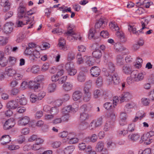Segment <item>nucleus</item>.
Returning a JSON list of instances; mask_svg holds the SVG:
<instances>
[{
    "label": "nucleus",
    "mask_w": 154,
    "mask_h": 154,
    "mask_svg": "<svg viewBox=\"0 0 154 154\" xmlns=\"http://www.w3.org/2000/svg\"><path fill=\"white\" fill-rule=\"evenodd\" d=\"M128 138L131 141H135L138 140L140 137V136L138 134H130L128 136Z\"/></svg>",
    "instance_id": "a878e982"
},
{
    "label": "nucleus",
    "mask_w": 154,
    "mask_h": 154,
    "mask_svg": "<svg viewBox=\"0 0 154 154\" xmlns=\"http://www.w3.org/2000/svg\"><path fill=\"white\" fill-rule=\"evenodd\" d=\"M8 63V60L4 56L3 52L0 51V65L3 67L7 65Z\"/></svg>",
    "instance_id": "9d476101"
},
{
    "label": "nucleus",
    "mask_w": 154,
    "mask_h": 154,
    "mask_svg": "<svg viewBox=\"0 0 154 154\" xmlns=\"http://www.w3.org/2000/svg\"><path fill=\"white\" fill-rule=\"evenodd\" d=\"M59 42L58 45L60 49L64 51L67 50L68 48L65 46L66 41L63 38L61 37L59 40Z\"/></svg>",
    "instance_id": "2eb2a0df"
},
{
    "label": "nucleus",
    "mask_w": 154,
    "mask_h": 154,
    "mask_svg": "<svg viewBox=\"0 0 154 154\" xmlns=\"http://www.w3.org/2000/svg\"><path fill=\"white\" fill-rule=\"evenodd\" d=\"M109 26L110 28L112 29H114L117 32L119 30V27L115 23L111 22V23L109 24Z\"/></svg>",
    "instance_id": "4c0bfd02"
},
{
    "label": "nucleus",
    "mask_w": 154,
    "mask_h": 154,
    "mask_svg": "<svg viewBox=\"0 0 154 154\" xmlns=\"http://www.w3.org/2000/svg\"><path fill=\"white\" fill-rule=\"evenodd\" d=\"M18 17L19 18H21L24 16L26 15V8L23 7H20L18 9Z\"/></svg>",
    "instance_id": "ddd939ff"
},
{
    "label": "nucleus",
    "mask_w": 154,
    "mask_h": 154,
    "mask_svg": "<svg viewBox=\"0 0 154 154\" xmlns=\"http://www.w3.org/2000/svg\"><path fill=\"white\" fill-rule=\"evenodd\" d=\"M18 106L16 100H11L9 101L7 104V106L8 108L11 109H15Z\"/></svg>",
    "instance_id": "4468645a"
},
{
    "label": "nucleus",
    "mask_w": 154,
    "mask_h": 154,
    "mask_svg": "<svg viewBox=\"0 0 154 154\" xmlns=\"http://www.w3.org/2000/svg\"><path fill=\"white\" fill-rule=\"evenodd\" d=\"M136 115L138 117L140 120L144 117L146 116V113L142 110L139 111L136 114Z\"/></svg>",
    "instance_id": "a19ab883"
},
{
    "label": "nucleus",
    "mask_w": 154,
    "mask_h": 154,
    "mask_svg": "<svg viewBox=\"0 0 154 154\" xmlns=\"http://www.w3.org/2000/svg\"><path fill=\"white\" fill-rule=\"evenodd\" d=\"M115 66L111 62H109L108 63V67L107 69L109 72L112 73L115 70Z\"/></svg>",
    "instance_id": "2f4dec72"
},
{
    "label": "nucleus",
    "mask_w": 154,
    "mask_h": 154,
    "mask_svg": "<svg viewBox=\"0 0 154 154\" xmlns=\"http://www.w3.org/2000/svg\"><path fill=\"white\" fill-rule=\"evenodd\" d=\"M11 141V138L8 135H3L0 139V143L2 145L6 144Z\"/></svg>",
    "instance_id": "a211bd4d"
},
{
    "label": "nucleus",
    "mask_w": 154,
    "mask_h": 154,
    "mask_svg": "<svg viewBox=\"0 0 154 154\" xmlns=\"http://www.w3.org/2000/svg\"><path fill=\"white\" fill-rule=\"evenodd\" d=\"M85 75L84 74V73L82 72H80L78 76V81L81 82H85Z\"/></svg>",
    "instance_id": "7c9ffc66"
},
{
    "label": "nucleus",
    "mask_w": 154,
    "mask_h": 154,
    "mask_svg": "<svg viewBox=\"0 0 154 154\" xmlns=\"http://www.w3.org/2000/svg\"><path fill=\"white\" fill-rule=\"evenodd\" d=\"M75 59V54L74 52L71 51L69 52L67 55V59L68 61H70Z\"/></svg>",
    "instance_id": "37998d69"
},
{
    "label": "nucleus",
    "mask_w": 154,
    "mask_h": 154,
    "mask_svg": "<svg viewBox=\"0 0 154 154\" xmlns=\"http://www.w3.org/2000/svg\"><path fill=\"white\" fill-rule=\"evenodd\" d=\"M95 30L94 28H91L89 31V33L88 34V38L89 39H91L93 38L94 34L95 32Z\"/></svg>",
    "instance_id": "c03bdc74"
},
{
    "label": "nucleus",
    "mask_w": 154,
    "mask_h": 154,
    "mask_svg": "<svg viewBox=\"0 0 154 154\" xmlns=\"http://www.w3.org/2000/svg\"><path fill=\"white\" fill-rule=\"evenodd\" d=\"M30 100L32 103H35L39 100L37 96L34 94H32L30 95Z\"/></svg>",
    "instance_id": "ea45409f"
},
{
    "label": "nucleus",
    "mask_w": 154,
    "mask_h": 154,
    "mask_svg": "<svg viewBox=\"0 0 154 154\" xmlns=\"http://www.w3.org/2000/svg\"><path fill=\"white\" fill-rule=\"evenodd\" d=\"M103 79L101 77L99 76L97 78L96 81V83L97 85L99 86H101L102 84Z\"/></svg>",
    "instance_id": "e2e57ef3"
},
{
    "label": "nucleus",
    "mask_w": 154,
    "mask_h": 154,
    "mask_svg": "<svg viewBox=\"0 0 154 154\" xmlns=\"http://www.w3.org/2000/svg\"><path fill=\"white\" fill-rule=\"evenodd\" d=\"M100 70L97 66H93L91 69V75L94 77H97L100 74Z\"/></svg>",
    "instance_id": "dca6fc26"
},
{
    "label": "nucleus",
    "mask_w": 154,
    "mask_h": 154,
    "mask_svg": "<svg viewBox=\"0 0 154 154\" xmlns=\"http://www.w3.org/2000/svg\"><path fill=\"white\" fill-rule=\"evenodd\" d=\"M76 111L75 109L73 108L71 106H68L64 107L62 109V112L63 114H67L70 112H74Z\"/></svg>",
    "instance_id": "412c9836"
},
{
    "label": "nucleus",
    "mask_w": 154,
    "mask_h": 154,
    "mask_svg": "<svg viewBox=\"0 0 154 154\" xmlns=\"http://www.w3.org/2000/svg\"><path fill=\"white\" fill-rule=\"evenodd\" d=\"M66 34L67 35H70L69 38H71L72 40H77L78 39L79 41H81L82 40V38L80 36H72V35H75V32L73 30V28L71 27L70 26H69L68 28V30L66 32Z\"/></svg>",
    "instance_id": "20e7f679"
},
{
    "label": "nucleus",
    "mask_w": 154,
    "mask_h": 154,
    "mask_svg": "<svg viewBox=\"0 0 154 154\" xmlns=\"http://www.w3.org/2000/svg\"><path fill=\"white\" fill-rule=\"evenodd\" d=\"M80 110L82 112L80 113V119L82 121H84L89 118L88 113L86 112L87 110V106L84 104L80 108Z\"/></svg>",
    "instance_id": "f03ea898"
},
{
    "label": "nucleus",
    "mask_w": 154,
    "mask_h": 154,
    "mask_svg": "<svg viewBox=\"0 0 154 154\" xmlns=\"http://www.w3.org/2000/svg\"><path fill=\"white\" fill-rule=\"evenodd\" d=\"M107 22V20L106 18L104 17H101L98 21L96 23L95 25V30H96L97 29L101 27L103 25L106 24Z\"/></svg>",
    "instance_id": "423d86ee"
},
{
    "label": "nucleus",
    "mask_w": 154,
    "mask_h": 154,
    "mask_svg": "<svg viewBox=\"0 0 154 154\" xmlns=\"http://www.w3.org/2000/svg\"><path fill=\"white\" fill-rule=\"evenodd\" d=\"M150 150L149 149H147L143 151L140 150L138 154H150Z\"/></svg>",
    "instance_id": "774afa93"
},
{
    "label": "nucleus",
    "mask_w": 154,
    "mask_h": 154,
    "mask_svg": "<svg viewBox=\"0 0 154 154\" xmlns=\"http://www.w3.org/2000/svg\"><path fill=\"white\" fill-rule=\"evenodd\" d=\"M50 112L51 114L54 116L58 113L59 110L57 108L56 106L51 108Z\"/></svg>",
    "instance_id": "de8ad7c7"
},
{
    "label": "nucleus",
    "mask_w": 154,
    "mask_h": 154,
    "mask_svg": "<svg viewBox=\"0 0 154 154\" xmlns=\"http://www.w3.org/2000/svg\"><path fill=\"white\" fill-rule=\"evenodd\" d=\"M61 143L59 141H56L52 144V146L54 148H57L60 147L61 145Z\"/></svg>",
    "instance_id": "338daca9"
},
{
    "label": "nucleus",
    "mask_w": 154,
    "mask_h": 154,
    "mask_svg": "<svg viewBox=\"0 0 154 154\" xmlns=\"http://www.w3.org/2000/svg\"><path fill=\"white\" fill-rule=\"evenodd\" d=\"M131 77L135 81H139L143 79L144 75L141 73H138L136 71H134L131 73Z\"/></svg>",
    "instance_id": "7ed1b4c3"
},
{
    "label": "nucleus",
    "mask_w": 154,
    "mask_h": 154,
    "mask_svg": "<svg viewBox=\"0 0 154 154\" xmlns=\"http://www.w3.org/2000/svg\"><path fill=\"white\" fill-rule=\"evenodd\" d=\"M92 54L94 57L96 59H99L102 56V53L100 50L97 49L94 51Z\"/></svg>",
    "instance_id": "c85d7f7f"
},
{
    "label": "nucleus",
    "mask_w": 154,
    "mask_h": 154,
    "mask_svg": "<svg viewBox=\"0 0 154 154\" xmlns=\"http://www.w3.org/2000/svg\"><path fill=\"white\" fill-rule=\"evenodd\" d=\"M91 98V94H84L83 100L86 102L90 100Z\"/></svg>",
    "instance_id": "3c124183"
},
{
    "label": "nucleus",
    "mask_w": 154,
    "mask_h": 154,
    "mask_svg": "<svg viewBox=\"0 0 154 154\" xmlns=\"http://www.w3.org/2000/svg\"><path fill=\"white\" fill-rule=\"evenodd\" d=\"M56 85L54 83H52L49 85L48 90L49 92H54L56 88Z\"/></svg>",
    "instance_id": "c9c22d12"
},
{
    "label": "nucleus",
    "mask_w": 154,
    "mask_h": 154,
    "mask_svg": "<svg viewBox=\"0 0 154 154\" xmlns=\"http://www.w3.org/2000/svg\"><path fill=\"white\" fill-rule=\"evenodd\" d=\"M120 122L125 121L127 118V115L124 112H122L120 116Z\"/></svg>",
    "instance_id": "13d9d810"
},
{
    "label": "nucleus",
    "mask_w": 154,
    "mask_h": 154,
    "mask_svg": "<svg viewBox=\"0 0 154 154\" xmlns=\"http://www.w3.org/2000/svg\"><path fill=\"white\" fill-rule=\"evenodd\" d=\"M114 48L116 50L119 52H121L125 50V48L119 42H117L114 45Z\"/></svg>",
    "instance_id": "cd10ccee"
},
{
    "label": "nucleus",
    "mask_w": 154,
    "mask_h": 154,
    "mask_svg": "<svg viewBox=\"0 0 154 154\" xmlns=\"http://www.w3.org/2000/svg\"><path fill=\"white\" fill-rule=\"evenodd\" d=\"M19 103L21 105H26L27 103L26 98L24 97H21L19 99Z\"/></svg>",
    "instance_id": "680f3d73"
},
{
    "label": "nucleus",
    "mask_w": 154,
    "mask_h": 154,
    "mask_svg": "<svg viewBox=\"0 0 154 154\" xmlns=\"http://www.w3.org/2000/svg\"><path fill=\"white\" fill-rule=\"evenodd\" d=\"M103 143L102 141H100L97 143L96 148L98 151L100 152L103 149Z\"/></svg>",
    "instance_id": "72a5a7b5"
},
{
    "label": "nucleus",
    "mask_w": 154,
    "mask_h": 154,
    "mask_svg": "<svg viewBox=\"0 0 154 154\" xmlns=\"http://www.w3.org/2000/svg\"><path fill=\"white\" fill-rule=\"evenodd\" d=\"M30 121V119L29 117L24 116L19 118L17 123L19 125L25 126L29 123Z\"/></svg>",
    "instance_id": "39448f33"
},
{
    "label": "nucleus",
    "mask_w": 154,
    "mask_h": 154,
    "mask_svg": "<svg viewBox=\"0 0 154 154\" xmlns=\"http://www.w3.org/2000/svg\"><path fill=\"white\" fill-rule=\"evenodd\" d=\"M88 126V125L87 122H82L79 125L78 128L80 130H83L87 129Z\"/></svg>",
    "instance_id": "f704fd0d"
},
{
    "label": "nucleus",
    "mask_w": 154,
    "mask_h": 154,
    "mask_svg": "<svg viewBox=\"0 0 154 154\" xmlns=\"http://www.w3.org/2000/svg\"><path fill=\"white\" fill-rule=\"evenodd\" d=\"M74 149L75 147L73 146H68L64 149V152L65 154H71Z\"/></svg>",
    "instance_id": "c756f323"
},
{
    "label": "nucleus",
    "mask_w": 154,
    "mask_h": 154,
    "mask_svg": "<svg viewBox=\"0 0 154 154\" xmlns=\"http://www.w3.org/2000/svg\"><path fill=\"white\" fill-rule=\"evenodd\" d=\"M114 123L113 122H107L106 123L104 128V130L108 131L112 129L114 126Z\"/></svg>",
    "instance_id": "5701e85b"
},
{
    "label": "nucleus",
    "mask_w": 154,
    "mask_h": 154,
    "mask_svg": "<svg viewBox=\"0 0 154 154\" xmlns=\"http://www.w3.org/2000/svg\"><path fill=\"white\" fill-rule=\"evenodd\" d=\"M116 59L117 63L119 65H122L123 64L124 60L122 56L120 55H117Z\"/></svg>",
    "instance_id": "58836bf2"
},
{
    "label": "nucleus",
    "mask_w": 154,
    "mask_h": 154,
    "mask_svg": "<svg viewBox=\"0 0 154 154\" xmlns=\"http://www.w3.org/2000/svg\"><path fill=\"white\" fill-rule=\"evenodd\" d=\"M83 95L82 92L80 91L77 90L75 91L72 95V98L74 101L79 100Z\"/></svg>",
    "instance_id": "f3484780"
},
{
    "label": "nucleus",
    "mask_w": 154,
    "mask_h": 154,
    "mask_svg": "<svg viewBox=\"0 0 154 154\" xmlns=\"http://www.w3.org/2000/svg\"><path fill=\"white\" fill-rule=\"evenodd\" d=\"M96 125V124L94 122V120L92 121L89 125L88 126L89 129L90 130H92L97 127Z\"/></svg>",
    "instance_id": "864d4df0"
},
{
    "label": "nucleus",
    "mask_w": 154,
    "mask_h": 154,
    "mask_svg": "<svg viewBox=\"0 0 154 154\" xmlns=\"http://www.w3.org/2000/svg\"><path fill=\"white\" fill-rule=\"evenodd\" d=\"M40 57V54L38 51L34 50L33 54L29 55V59L32 62H34L37 60V59Z\"/></svg>",
    "instance_id": "0eeeda50"
},
{
    "label": "nucleus",
    "mask_w": 154,
    "mask_h": 154,
    "mask_svg": "<svg viewBox=\"0 0 154 154\" xmlns=\"http://www.w3.org/2000/svg\"><path fill=\"white\" fill-rule=\"evenodd\" d=\"M6 74L9 76H12L16 73V71L12 67H8L5 68Z\"/></svg>",
    "instance_id": "aec40b11"
},
{
    "label": "nucleus",
    "mask_w": 154,
    "mask_h": 154,
    "mask_svg": "<svg viewBox=\"0 0 154 154\" xmlns=\"http://www.w3.org/2000/svg\"><path fill=\"white\" fill-rule=\"evenodd\" d=\"M94 122L96 124V126L97 127H98L102 124L103 123L102 118V117H100L96 120H94Z\"/></svg>",
    "instance_id": "bf43d9fd"
},
{
    "label": "nucleus",
    "mask_w": 154,
    "mask_h": 154,
    "mask_svg": "<svg viewBox=\"0 0 154 154\" xmlns=\"http://www.w3.org/2000/svg\"><path fill=\"white\" fill-rule=\"evenodd\" d=\"M93 97L95 99L97 98L100 95V92L99 90H96L94 91L93 92Z\"/></svg>",
    "instance_id": "603ef678"
},
{
    "label": "nucleus",
    "mask_w": 154,
    "mask_h": 154,
    "mask_svg": "<svg viewBox=\"0 0 154 154\" xmlns=\"http://www.w3.org/2000/svg\"><path fill=\"white\" fill-rule=\"evenodd\" d=\"M23 19L22 21L18 20L16 23L18 27H22L23 25L28 24V22L30 21L28 17L26 15L24 16L21 18Z\"/></svg>",
    "instance_id": "6e6552de"
},
{
    "label": "nucleus",
    "mask_w": 154,
    "mask_h": 154,
    "mask_svg": "<svg viewBox=\"0 0 154 154\" xmlns=\"http://www.w3.org/2000/svg\"><path fill=\"white\" fill-rule=\"evenodd\" d=\"M97 136L96 134H93L90 137H88L86 138L85 140L87 141V140H90L91 142H94L97 141Z\"/></svg>",
    "instance_id": "473e14b6"
},
{
    "label": "nucleus",
    "mask_w": 154,
    "mask_h": 154,
    "mask_svg": "<svg viewBox=\"0 0 154 154\" xmlns=\"http://www.w3.org/2000/svg\"><path fill=\"white\" fill-rule=\"evenodd\" d=\"M25 37V35L22 33H20L17 36V41L18 42H21Z\"/></svg>",
    "instance_id": "a18cd8bd"
},
{
    "label": "nucleus",
    "mask_w": 154,
    "mask_h": 154,
    "mask_svg": "<svg viewBox=\"0 0 154 154\" xmlns=\"http://www.w3.org/2000/svg\"><path fill=\"white\" fill-rule=\"evenodd\" d=\"M143 63V60L141 58L139 57H138L137 59V61L135 66L136 67L139 68L141 66V64Z\"/></svg>",
    "instance_id": "49530a36"
},
{
    "label": "nucleus",
    "mask_w": 154,
    "mask_h": 154,
    "mask_svg": "<svg viewBox=\"0 0 154 154\" xmlns=\"http://www.w3.org/2000/svg\"><path fill=\"white\" fill-rule=\"evenodd\" d=\"M148 135V134H146L143 135L141 139L143 141H145L147 144H149L152 142V138H149Z\"/></svg>",
    "instance_id": "bb28decb"
},
{
    "label": "nucleus",
    "mask_w": 154,
    "mask_h": 154,
    "mask_svg": "<svg viewBox=\"0 0 154 154\" xmlns=\"http://www.w3.org/2000/svg\"><path fill=\"white\" fill-rule=\"evenodd\" d=\"M131 94L128 92H125L120 96L119 99L120 103L125 101H127L130 99L131 97Z\"/></svg>",
    "instance_id": "1a4fd4ad"
},
{
    "label": "nucleus",
    "mask_w": 154,
    "mask_h": 154,
    "mask_svg": "<svg viewBox=\"0 0 154 154\" xmlns=\"http://www.w3.org/2000/svg\"><path fill=\"white\" fill-rule=\"evenodd\" d=\"M8 61L12 65H14L16 63V58L10 56L8 58Z\"/></svg>",
    "instance_id": "5fc2aeb1"
},
{
    "label": "nucleus",
    "mask_w": 154,
    "mask_h": 154,
    "mask_svg": "<svg viewBox=\"0 0 154 154\" xmlns=\"http://www.w3.org/2000/svg\"><path fill=\"white\" fill-rule=\"evenodd\" d=\"M150 99L146 98H143L141 101L142 104L145 106L148 105L149 103Z\"/></svg>",
    "instance_id": "6e6d98bb"
},
{
    "label": "nucleus",
    "mask_w": 154,
    "mask_h": 154,
    "mask_svg": "<svg viewBox=\"0 0 154 154\" xmlns=\"http://www.w3.org/2000/svg\"><path fill=\"white\" fill-rule=\"evenodd\" d=\"M73 87L72 83L69 82L65 83L63 85V89L66 91H69L71 90Z\"/></svg>",
    "instance_id": "393cba45"
},
{
    "label": "nucleus",
    "mask_w": 154,
    "mask_h": 154,
    "mask_svg": "<svg viewBox=\"0 0 154 154\" xmlns=\"http://www.w3.org/2000/svg\"><path fill=\"white\" fill-rule=\"evenodd\" d=\"M12 47L10 45H8L5 47V53L7 55L9 54L12 51Z\"/></svg>",
    "instance_id": "09e8293b"
},
{
    "label": "nucleus",
    "mask_w": 154,
    "mask_h": 154,
    "mask_svg": "<svg viewBox=\"0 0 154 154\" xmlns=\"http://www.w3.org/2000/svg\"><path fill=\"white\" fill-rule=\"evenodd\" d=\"M92 85V81L91 80H89L85 83L84 87L88 88H91Z\"/></svg>",
    "instance_id": "69168bd1"
},
{
    "label": "nucleus",
    "mask_w": 154,
    "mask_h": 154,
    "mask_svg": "<svg viewBox=\"0 0 154 154\" xmlns=\"http://www.w3.org/2000/svg\"><path fill=\"white\" fill-rule=\"evenodd\" d=\"M112 104L111 103L106 102L104 104V107L106 110H109L115 107L113 105H112Z\"/></svg>",
    "instance_id": "e433bc0d"
},
{
    "label": "nucleus",
    "mask_w": 154,
    "mask_h": 154,
    "mask_svg": "<svg viewBox=\"0 0 154 154\" xmlns=\"http://www.w3.org/2000/svg\"><path fill=\"white\" fill-rule=\"evenodd\" d=\"M116 35L120 39L121 42L124 43L126 42L127 39L123 32H119V31L116 32Z\"/></svg>",
    "instance_id": "b1692460"
},
{
    "label": "nucleus",
    "mask_w": 154,
    "mask_h": 154,
    "mask_svg": "<svg viewBox=\"0 0 154 154\" xmlns=\"http://www.w3.org/2000/svg\"><path fill=\"white\" fill-rule=\"evenodd\" d=\"M135 124L134 123L129 124L128 128V130L129 131L132 132L134 131L135 129Z\"/></svg>",
    "instance_id": "052dcab7"
},
{
    "label": "nucleus",
    "mask_w": 154,
    "mask_h": 154,
    "mask_svg": "<svg viewBox=\"0 0 154 154\" xmlns=\"http://www.w3.org/2000/svg\"><path fill=\"white\" fill-rule=\"evenodd\" d=\"M73 65L72 63H67L66 64L65 69L67 71H69L73 68Z\"/></svg>",
    "instance_id": "4d7b16f0"
},
{
    "label": "nucleus",
    "mask_w": 154,
    "mask_h": 154,
    "mask_svg": "<svg viewBox=\"0 0 154 154\" xmlns=\"http://www.w3.org/2000/svg\"><path fill=\"white\" fill-rule=\"evenodd\" d=\"M13 29V26L11 24L7 23L5 24L4 26V30L6 33L11 32Z\"/></svg>",
    "instance_id": "4be33fe9"
},
{
    "label": "nucleus",
    "mask_w": 154,
    "mask_h": 154,
    "mask_svg": "<svg viewBox=\"0 0 154 154\" xmlns=\"http://www.w3.org/2000/svg\"><path fill=\"white\" fill-rule=\"evenodd\" d=\"M11 5L8 0H1V5L4 7L3 11L4 12H6L9 10Z\"/></svg>",
    "instance_id": "9b49d317"
},
{
    "label": "nucleus",
    "mask_w": 154,
    "mask_h": 154,
    "mask_svg": "<svg viewBox=\"0 0 154 154\" xmlns=\"http://www.w3.org/2000/svg\"><path fill=\"white\" fill-rule=\"evenodd\" d=\"M131 67L128 65H126L123 66L122 67V71L123 73L126 74L131 75L133 71H132Z\"/></svg>",
    "instance_id": "6ab92c4d"
},
{
    "label": "nucleus",
    "mask_w": 154,
    "mask_h": 154,
    "mask_svg": "<svg viewBox=\"0 0 154 154\" xmlns=\"http://www.w3.org/2000/svg\"><path fill=\"white\" fill-rule=\"evenodd\" d=\"M6 122L8 124L9 126H10L11 128L13 127L14 125V121L12 119H9L7 120Z\"/></svg>",
    "instance_id": "0e129e2a"
},
{
    "label": "nucleus",
    "mask_w": 154,
    "mask_h": 154,
    "mask_svg": "<svg viewBox=\"0 0 154 154\" xmlns=\"http://www.w3.org/2000/svg\"><path fill=\"white\" fill-rule=\"evenodd\" d=\"M40 69L38 66H33L31 69V72L33 73H36L38 72L40 70Z\"/></svg>",
    "instance_id": "79ce46f5"
},
{
    "label": "nucleus",
    "mask_w": 154,
    "mask_h": 154,
    "mask_svg": "<svg viewBox=\"0 0 154 154\" xmlns=\"http://www.w3.org/2000/svg\"><path fill=\"white\" fill-rule=\"evenodd\" d=\"M107 80L109 85H117L119 82L120 79L118 74L115 73L112 76L110 75V78L109 77L107 78Z\"/></svg>",
    "instance_id": "f257e3e1"
},
{
    "label": "nucleus",
    "mask_w": 154,
    "mask_h": 154,
    "mask_svg": "<svg viewBox=\"0 0 154 154\" xmlns=\"http://www.w3.org/2000/svg\"><path fill=\"white\" fill-rule=\"evenodd\" d=\"M44 77L43 75H39L37 76L35 79V81L37 82V83H39L40 84L42 82L43 80Z\"/></svg>",
    "instance_id": "8fccbe9b"
},
{
    "label": "nucleus",
    "mask_w": 154,
    "mask_h": 154,
    "mask_svg": "<svg viewBox=\"0 0 154 154\" xmlns=\"http://www.w3.org/2000/svg\"><path fill=\"white\" fill-rule=\"evenodd\" d=\"M40 84L37 83V82L35 81H30L28 83V87L34 90L38 89L40 87Z\"/></svg>",
    "instance_id": "f8f14e48"
}]
</instances>
